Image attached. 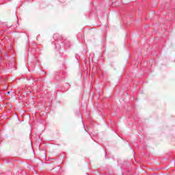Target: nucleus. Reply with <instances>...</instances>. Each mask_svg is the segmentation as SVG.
<instances>
[{"mask_svg": "<svg viewBox=\"0 0 175 175\" xmlns=\"http://www.w3.org/2000/svg\"><path fill=\"white\" fill-rule=\"evenodd\" d=\"M53 39H54L55 40H57V42H59V41L61 42V41L63 40L64 37L62 36H60L59 33H55V34L53 35Z\"/></svg>", "mask_w": 175, "mask_h": 175, "instance_id": "1", "label": "nucleus"}, {"mask_svg": "<svg viewBox=\"0 0 175 175\" xmlns=\"http://www.w3.org/2000/svg\"><path fill=\"white\" fill-rule=\"evenodd\" d=\"M62 44H64V46H66V47H70V42H69V40H68V39H64L62 42Z\"/></svg>", "mask_w": 175, "mask_h": 175, "instance_id": "2", "label": "nucleus"}, {"mask_svg": "<svg viewBox=\"0 0 175 175\" xmlns=\"http://www.w3.org/2000/svg\"><path fill=\"white\" fill-rule=\"evenodd\" d=\"M77 116H78V117H81V118H83V116L80 113V109H78V110L77 111Z\"/></svg>", "mask_w": 175, "mask_h": 175, "instance_id": "3", "label": "nucleus"}, {"mask_svg": "<svg viewBox=\"0 0 175 175\" xmlns=\"http://www.w3.org/2000/svg\"><path fill=\"white\" fill-rule=\"evenodd\" d=\"M55 49L57 50H59L61 49V45H58V44L57 43H55Z\"/></svg>", "mask_w": 175, "mask_h": 175, "instance_id": "4", "label": "nucleus"}, {"mask_svg": "<svg viewBox=\"0 0 175 175\" xmlns=\"http://www.w3.org/2000/svg\"><path fill=\"white\" fill-rule=\"evenodd\" d=\"M77 39H83V35L81 33L77 34Z\"/></svg>", "mask_w": 175, "mask_h": 175, "instance_id": "5", "label": "nucleus"}, {"mask_svg": "<svg viewBox=\"0 0 175 175\" xmlns=\"http://www.w3.org/2000/svg\"><path fill=\"white\" fill-rule=\"evenodd\" d=\"M9 28H11V29H13L14 28V27H13V25H10Z\"/></svg>", "mask_w": 175, "mask_h": 175, "instance_id": "6", "label": "nucleus"}, {"mask_svg": "<svg viewBox=\"0 0 175 175\" xmlns=\"http://www.w3.org/2000/svg\"><path fill=\"white\" fill-rule=\"evenodd\" d=\"M107 153L105 152V158H107Z\"/></svg>", "mask_w": 175, "mask_h": 175, "instance_id": "7", "label": "nucleus"}, {"mask_svg": "<svg viewBox=\"0 0 175 175\" xmlns=\"http://www.w3.org/2000/svg\"><path fill=\"white\" fill-rule=\"evenodd\" d=\"M7 94H8V95H9V94H10V92H8Z\"/></svg>", "mask_w": 175, "mask_h": 175, "instance_id": "8", "label": "nucleus"}, {"mask_svg": "<svg viewBox=\"0 0 175 175\" xmlns=\"http://www.w3.org/2000/svg\"><path fill=\"white\" fill-rule=\"evenodd\" d=\"M36 62H38V60H36Z\"/></svg>", "mask_w": 175, "mask_h": 175, "instance_id": "9", "label": "nucleus"}]
</instances>
